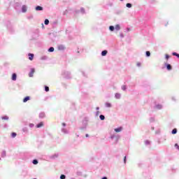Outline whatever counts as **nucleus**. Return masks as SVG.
I'll return each mask as SVG.
<instances>
[{
  "instance_id": "nucleus-1",
  "label": "nucleus",
  "mask_w": 179,
  "mask_h": 179,
  "mask_svg": "<svg viewBox=\"0 0 179 179\" xmlns=\"http://www.w3.org/2000/svg\"><path fill=\"white\" fill-rule=\"evenodd\" d=\"M35 72H36V70L34 69H31V71L29 73V78H33Z\"/></svg>"
},
{
  "instance_id": "nucleus-2",
  "label": "nucleus",
  "mask_w": 179,
  "mask_h": 179,
  "mask_svg": "<svg viewBox=\"0 0 179 179\" xmlns=\"http://www.w3.org/2000/svg\"><path fill=\"white\" fill-rule=\"evenodd\" d=\"M22 12L23 13H26V12H27V6H22Z\"/></svg>"
},
{
  "instance_id": "nucleus-6",
  "label": "nucleus",
  "mask_w": 179,
  "mask_h": 179,
  "mask_svg": "<svg viewBox=\"0 0 179 179\" xmlns=\"http://www.w3.org/2000/svg\"><path fill=\"white\" fill-rule=\"evenodd\" d=\"M17 78V76L16 75V73H13L12 76V80H16V78Z\"/></svg>"
},
{
  "instance_id": "nucleus-7",
  "label": "nucleus",
  "mask_w": 179,
  "mask_h": 179,
  "mask_svg": "<svg viewBox=\"0 0 179 179\" xmlns=\"http://www.w3.org/2000/svg\"><path fill=\"white\" fill-rule=\"evenodd\" d=\"M29 100H30V96H26V97L23 99V103H27V101H29Z\"/></svg>"
},
{
  "instance_id": "nucleus-27",
  "label": "nucleus",
  "mask_w": 179,
  "mask_h": 179,
  "mask_svg": "<svg viewBox=\"0 0 179 179\" xmlns=\"http://www.w3.org/2000/svg\"><path fill=\"white\" fill-rule=\"evenodd\" d=\"M157 108H158V110H160V108H162V106L161 105H157Z\"/></svg>"
},
{
  "instance_id": "nucleus-34",
  "label": "nucleus",
  "mask_w": 179,
  "mask_h": 179,
  "mask_svg": "<svg viewBox=\"0 0 179 179\" xmlns=\"http://www.w3.org/2000/svg\"><path fill=\"white\" fill-rule=\"evenodd\" d=\"M86 138H89V134L85 135Z\"/></svg>"
},
{
  "instance_id": "nucleus-17",
  "label": "nucleus",
  "mask_w": 179,
  "mask_h": 179,
  "mask_svg": "<svg viewBox=\"0 0 179 179\" xmlns=\"http://www.w3.org/2000/svg\"><path fill=\"white\" fill-rule=\"evenodd\" d=\"M33 164H38V161H37V159H34Z\"/></svg>"
},
{
  "instance_id": "nucleus-33",
  "label": "nucleus",
  "mask_w": 179,
  "mask_h": 179,
  "mask_svg": "<svg viewBox=\"0 0 179 179\" xmlns=\"http://www.w3.org/2000/svg\"><path fill=\"white\" fill-rule=\"evenodd\" d=\"M63 127H65L66 124L65 123H62Z\"/></svg>"
},
{
  "instance_id": "nucleus-29",
  "label": "nucleus",
  "mask_w": 179,
  "mask_h": 179,
  "mask_svg": "<svg viewBox=\"0 0 179 179\" xmlns=\"http://www.w3.org/2000/svg\"><path fill=\"white\" fill-rule=\"evenodd\" d=\"M170 58V56L169 55H166V59H169Z\"/></svg>"
},
{
  "instance_id": "nucleus-38",
  "label": "nucleus",
  "mask_w": 179,
  "mask_h": 179,
  "mask_svg": "<svg viewBox=\"0 0 179 179\" xmlns=\"http://www.w3.org/2000/svg\"><path fill=\"white\" fill-rule=\"evenodd\" d=\"M120 1H123V0H120Z\"/></svg>"
},
{
  "instance_id": "nucleus-13",
  "label": "nucleus",
  "mask_w": 179,
  "mask_h": 179,
  "mask_svg": "<svg viewBox=\"0 0 179 179\" xmlns=\"http://www.w3.org/2000/svg\"><path fill=\"white\" fill-rule=\"evenodd\" d=\"M49 52H54V48L51 47L48 49Z\"/></svg>"
},
{
  "instance_id": "nucleus-23",
  "label": "nucleus",
  "mask_w": 179,
  "mask_h": 179,
  "mask_svg": "<svg viewBox=\"0 0 179 179\" xmlns=\"http://www.w3.org/2000/svg\"><path fill=\"white\" fill-rule=\"evenodd\" d=\"M1 120H9V117L8 116H4L1 117Z\"/></svg>"
},
{
  "instance_id": "nucleus-24",
  "label": "nucleus",
  "mask_w": 179,
  "mask_h": 179,
  "mask_svg": "<svg viewBox=\"0 0 179 179\" xmlns=\"http://www.w3.org/2000/svg\"><path fill=\"white\" fill-rule=\"evenodd\" d=\"M146 56L147 57H150V51L146 52Z\"/></svg>"
},
{
  "instance_id": "nucleus-10",
  "label": "nucleus",
  "mask_w": 179,
  "mask_h": 179,
  "mask_svg": "<svg viewBox=\"0 0 179 179\" xmlns=\"http://www.w3.org/2000/svg\"><path fill=\"white\" fill-rule=\"evenodd\" d=\"M166 69H168V71H171L172 67L171 64H167L166 65Z\"/></svg>"
},
{
  "instance_id": "nucleus-30",
  "label": "nucleus",
  "mask_w": 179,
  "mask_h": 179,
  "mask_svg": "<svg viewBox=\"0 0 179 179\" xmlns=\"http://www.w3.org/2000/svg\"><path fill=\"white\" fill-rule=\"evenodd\" d=\"M80 10L83 13H85V8H81Z\"/></svg>"
},
{
  "instance_id": "nucleus-12",
  "label": "nucleus",
  "mask_w": 179,
  "mask_h": 179,
  "mask_svg": "<svg viewBox=\"0 0 179 179\" xmlns=\"http://www.w3.org/2000/svg\"><path fill=\"white\" fill-rule=\"evenodd\" d=\"M99 118H100V120H101V121H103V120H105L106 117H104V115H101L99 116Z\"/></svg>"
},
{
  "instance_id": "nucleus-36",
  "label": "nucleus",
  "mask_w": 179,
  "mask_h": 179,
  "mask_svg": "<svg viewBox=\"0 0 179 179\" xmlns=\"http://www.w3.org/2000/svg\"><path fill=\"white\" fill-rule=\"evenodd\" d=\"M31 127H33V124H32V125H31Z\"/></svg>"
},
{
  "instance_id": "nucleus-20",
  "label": "nucleus",
  "mask_w": 179,
  "mask_h": 179,
  "mask_svg": "<svg viewBox=\"0 0 179 179\" xmlns=\"http://www.w3.org/2000/svg\"><path fill=\"white\" fill-rule=\"evenodd\" d=\"M105 106H106V107L110 108V107H111V103H106L105 104Z\"/></svg>"
},
{
  "instance_id": "nucleus-11",
  "label": "nucleus",
  "mask_w": 179,
  "mask_h": 179,
  "mask_svg": "<svg viewBox=\"0 0 179 179\" xmlns=\"http://www.w3.org/2000/svg\"><path fill=\"white\" fill-rule=\"evenodd\" d=\"M115 98H116V99H121V94H118V93H116V94H115Z\"/></svg>"
},
{
  "instance_id": "nucleus-9",
  "label": "nucleus",
  "mask_w": 179,
  "mask_h": 179,
  "mask_svg": "<svg viewBox=\"0 0 179 179\" xmlns=\"http://www.w3.org/2000/svg\"><path fill=\"white\" fill-rule=\"evenodd\" d=\"M36 10H43V7L38 6L36 7Z\"/></svg>"
},
{
  "instance_id": "nucleus-37",
  "label": "nucleus",
  "mask_w": 179,
  "mask_h": 179,
  "mask_svg": "<svg viewBox=\"0 0 179 179\" xmlns=\"http://www.w3.org/2000/svg\"><path fill=\"white\" fill-rule=\"evenodd\" d=\"M31 127H33V124H32V125H31Z\"/></svg>"
},
{
  "instance_id": "nucleus-25",
  "label": "nucleus",
  "mask_w": 179,
  "mask_h": 179,
  "mask_svg": "<svg viewBox=\"0 0 179 179\" xmlns=\"http://www.w3.org/2000/svg\"><path fill=\"white\" fill-rule=\"evenodd\" d=\"M16 133H12L11 134V136H13V138H16Z\"/></svg>"
},
{
  "instance_id": "nucleus-5",
  "label": "nucleus",
  "mask_w": 179,
  "mask_h": 179,
  "mask_svg": "<svg viewBox=\"0 0 179 179\" xmlns=\"http://www.w3.org/2000/svg\"><path fill=\"white\" fill-rule=\"evenodd\" d=\"M108 52L107 51V50H103L102 52H101V55H102V57H106V55H107V53H108Z\"/></svg>"
},
{
  "instance_id": "nucleus-26",
  "label": "nucleus",
  "mask_w": 179,
  "mask_h": 179,
  "mask_svg": "<svg viewBox=\"0 0 179 179\" xmlns=\"http://www.w3.org/2000/svg\"><path fill=\"white\" fill-rule=\"evenodd\" d=\"M60 178L61 179H65L66 178L65 175H61Z\"/></svg>"
},
{
  "instance_id": "nucleus-31",
  "label": "nucleus",
  "mask_w": 179,
  "mask_h": 179,
  "mask_svg": "<svg viewBox=\"0 0 179 179\" xmlns=\"http://www.w3.org/2000/svg\"><path fill=\"white\" fill-rule=\"evenodd\" d=\"M124 163L127 162V157H124Z\"/></svg>"
},
{
  "instance_id": "nucleus-15",
  "label": "nucleus",
  "mask_w": 179,
  "mask_h": 179,
  "mask_svg": "<svg viewBox=\"0 0 179 179\" xmlns=\"http://www.w3.org/2000/svg\"><path fill=\"white\" fill-rule=\"evenodd\" d=\"M172 55H174L175 57H178V58H179V54H178L177 52H173Z\"/></svg>"
},
{
  "instance_id": "nucleus-22",
  "label": "nucleus",
  "mask_w": 179,
  "mask_h": 179,
  "mask_svg": "<svg viewBox=\"0 0 179 179\" xmlns=\"http://www.w3.org/2000/svg\"><path fill=\"white\" fill-rule=\"evenodd\" d=\"M45 92H50V88L48 86L45 87Z\"/></svg>"
},
{
  "instance_id": "nucleus-18",
  "label": "nucleus",
  "mask_w": 179,
  "mask_h": 179,
  "mask_svg": "<svg viewBox=\"0 0 179 179\" xmlns=\"http://www.w3.org/2000/svg\"><path fill=\"white\" fill-rule=\"evenodd\" d=\"M115 30H120L121 28L120 27V25L117 24V25L115 27Z\"/></svg>"
},
{
  "instance_id": "nucleus-19",
  "label": "nucleus",
  "mask_w": 179,
  "mask_h": 179,
  "mask_svg": "<svg viewBox=\"0 0 179 179\" xmlns=\"http://www.w3.org/2000/svg\"><path fill=\"white\" fill-rule=\"evenodd\" d=\"M109 29L110 30V31H114V26H110Z\"/></svg>"
},
{
  "instance_id": "nucleus-4",
  "label": "nucleus",
  "mask_w": 179,
  "mask_h": 179,
  "mask_svg": "<svg viewBox=\"0 0 179 179\" xmlns=\"http://www.w3.org/2000/svg\"><path fill=\"white\" fill-rule=\"evenodd\" d=\"M42 127H44V123L43 122H41L36 125V128H41Z\"/></svg>"
},
{
  "instance_id": "nucleus-28",
  "label": "nucleus",
  "mask_w": 179,
  "mask_h": 179,
  "mask_svg": "<svg viewBox=\"0 0 179 179\" xmlns=\"http://www.w3.org/2000/svg\"><path fill=\"white\" fill-rule=\"evenodd\" d=\"M122 90H126L127 87H126L125 85H123V86L122 87Z\"/></svg>"
},
{
  "instance_id": "nucleus-3",
  "label": "nucleus",
  "mask_w": 179,
  "mask_h": 179,
  "mask_svg": "<svg viewBox=\"0 0 179 179\" xmlns=\"http://www.w3.org/2000/svg\"><path fill=\"white\" fill-rule=\"evenodd\" d=\"M28 57H29V59L30 61H33V59L34 58V54H31V53H29V54L28 55Z\"/></svg>"
},
{
  "instance_id": "nucleus-35",
  "label": "nucleus",
  "mask_w": 179,
  "mask_h": 179,
  "mask_svg": "<svg viewBox=\"0 0 179 179\" xmlns=\"http://www.w3.org/2000/svg\"><path fill=\"white\" fill-rule=\"evenodd\" d=\"M102 179H107V177H103L102 178Z\"/></svg>"
},
{
  "instance_id": "nucleus-14",
  "label": "nucleus",
  "mask_w": 179,
  "mask_h": 179,
  "mask_svg": "<svg viewBox=\"0 0 179 179\" xmlns=\"http://www.w3.org/2000/svg\"><path fill=\"white\" fill-rule=\"evenodd\" d=\"M126 6H127V8H132V4H131V3H127L126 4Z\"/></svg>"
},
{
  "instance_id": "nucleus-32",
  "label": "nucleus",
  "mask_w": 179,
  "mask_h": 179,
  "mask_svg": "<svg viewBox=\"0 0 179 179\" xmlns=\"http://www.w3.org/2000/svg\"><path fill=\"white\" fill-rule=\"evenodd\" d=\"M137 66H141V63H137Z\"/></svg>"
},
{
  "instance_id": "nucleus-16",
  "label": "nucleus",
  "mask_w": 179,
  "mask_h": 179,
  "mask_svg": "<svg viewBox=\"0 0 179 179\" xmlns=\"http://www.w3.org/2000/svg\"><path fill=\"white\" fill-rule=\"evenodd\" d=\"M172 134H173V135H175V134H177V129H173L172 130Z\"/></svg>"
},
{
  "instance_id": "nucleus-21",
  "label": "nucleus",
  "mask_w": 179,
  "mask_h": 179,
  "mask_svg": "<svg viewBox=\"0 0 179 179\" xmlns=\"http://www.w3.org/2000/svg\"><path fill=\"white\" fill-rule=\"evenodd\" d=\"M50 23V20L48 19L45 20V24H48Z\"/></svg>"
},
{
  "instance_id": "nucleus-8",
  "label": "nucleus",
  "mask_w": 179,
  "mask_h": 179,
  "mask_svg": "<svg viewBox=\"0 0 179 179\" xmlns=\"http://www.w3.org/2000/svg\"><path fill=\"white\" fill-rule=\"evenodd\" d=\"M121 131H122V127L115 129V132H121Z\"/></svg>"
}]
</instances>
